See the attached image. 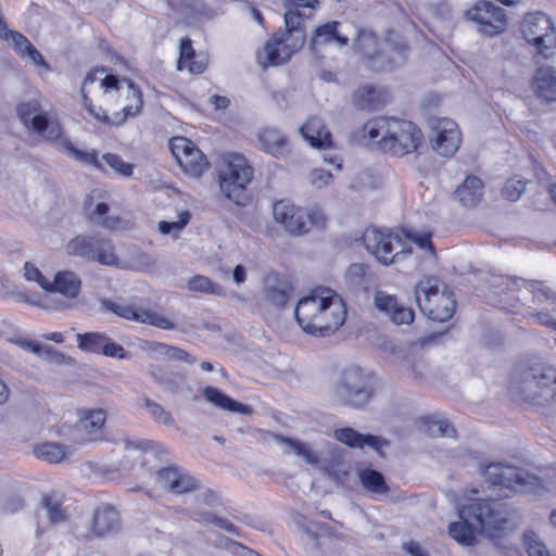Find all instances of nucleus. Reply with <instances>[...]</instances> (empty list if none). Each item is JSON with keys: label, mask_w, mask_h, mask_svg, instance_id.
<instances>
[{"label": "nucleus", "mask_w": 556, "mask_h": 556, "mask_svg": "<svg viewBox=\"0 0 556 556\" xmlns=\"http://www.w3.org/2000/svg\"><path fill=\"white\" fill-rule=\"evenodd\" d=\"M459 521L450 523L448 534L457 543L471 546L476 532L500 539L514 531L517 522L507 506L496 500H476L458 509Z\"/></svg>", "instance_id": "nucleus-1"}, {"label": "nucleus", "mask_w": 556, "mask_h": 556, "mask_svg": "<svg viewBox=\"0 0 556 556\" xmlns=\"http://www.w3.org/2000/svg\"><path fill=\"white\" fill-rule=\"evenodd\" d=\"M319 5V0H285L286 31L275 34L257 52V62L262 67L286 63L305 42V30L301 26Z\"/></svg>", "instance_id": "nucleus-2"}, {"label": "nucleus", "mask_w": 556, "mask_h": 556, "mask_svg": "<svg viewBox=\"0 0 556 556\" xmlns=\"http://www.w3.org/2000/svg\"><path fill=\"white\" fill-rule=\"evenodd\" d=\"M294 314L305 332L326 337L343 326L346 319V306L336 291L318 288L298 302Z\"/></svg>", "instance_id": "nucleus-3"}, {"label": "nucleus", "mask_w": 556, "mask_h": 556, "mask_svg": "<svg viewBox=\"0 0 556 556\" xmlns=\"http://www.w3.org/2000/svg\"><path fill=\"white\" fill-rule=\"evenodd\" d=\"M253 174V167L243 155L225 154L218 168L220 192L237 205H247L250 201L247 186L251 182Z\"/></svg>", "instance_id": "nucleus-4"}, {"label": "nucleus", "mask_w": 556, "mask_h": 556, "mask_svg": "<svg viewBox=\"0 0 556 556\" xmlns=\"http://www.w3.org/2000/svg\"><path fill=\"white\" fill-rule=\"evenodd\" d=\"M515 389L525 401L548 404L556 399V368L544 363L535 364L522 372Z\"/></svg>", "instance_id": "nucleus-5"}, {"label": "nucleus", "mask_w": 556, "mask_h": 556, "mask_svg": "<svg viewBox=\"0 0 556 556\" xmlns=\"http://www.w3.org/2000/svg\"><path fill=\"white\" fill-rule=\"evenodd\" d=\"M481 473L491 486L503 491L495 494L498 497H508L510 492L531 493L541 485V480L536 476L502 463L489 464Z\"/></svg>", "instance_id": "nucleus-6"}, {"label": "nucleus", "mask_w": 556, "mask_h": 556, "mask_svg": "<svg viewBox=\"0 0 556 556\" xmlns=\"http://www.w3.org/2000/svg\"><path fill=\"white\" fill-rule=\"evenodd\" d=\"M332 392L338 402L362 408L371 400L375 390L368 372L357 366H350L339 374Z\"/></svg>", "instance_id": "nucleus-7"}, {"label": "nucleus", "mask_w": 556, "mask_h": 556, "mask_svg": "<svg viewBox=\"0 0 556 556\" xmlns=\"http://www.w3.org/2000/svg\"><path fill=\"white\" fill-rule=\"evenodd\" d=\"M416 302L420 311L430 319L439 323L448 320L456 307V301L452 292L446 288L439 290V280L434 277H426L416 285Z\"/></svg>", "instance_id": "nucleus-8"}, {"label": "nucleus", "mask_w": 556, "mask_h": 556, "mask_svg": "<svg viewBox=\"0 0 556 556\" xmlns=\"http://www.w3.org/2000/svg\"><path fill=\"white\" fill-rule=\"evenodd\" d=\"M273 215L275 222L282 225L292 236H301L314 227L321 228L326 224V216L320 208H305L296 206L288 200H280L274 204Z\"/></svg>", "instance_id": "nucleus-9"}, {"label": "nucleus", "mask_w": 556, "mask_h": 556, "mask_svg": "<svg viewBox=\"0 0 556 556\" xmlns=\"http://www.w3.org/2000/svg\"><path fill=\"white\" fill-rule=\"evenodd\" d=\"M376 45L377 39L370 33H361L356 41V48L369 60L372 70H391L406 62L407 46L404 42L388 39L380 52H376Z\"/></svg>", "instance_id": "nucleus-10"}, {"label": "nucleus", "mask_w": 556, "mask_h": 556, "mask_svg": "<svg viewBox=\"0 0 556 556\" xmlns=\"http://www.w3.org/2000/svg\"><path fill=\"white\" fill-rule=\"evenodd\" d=\"M421 140V130L414 123L391 117L387 138L381 142V149L401 157L415 152Z\"/></svg>", "instance_id": "nucleus-11"}, {"label": "nucleus", "mask_w": 556, "mask_h": 556, "mask_svg": "<svg viewBox=\"0 0 556 556\" xmlns=\"http://www.w3.org/2000/svg\"><path fill=\"white\" fill-rule=\"evenodd\" d=\"M522 34L544 58H548L556 48V29L551 18L542 12L530 13L525 17Z\"/></svg>", "instance_id": "nucleus-12"}, {"label": "nucleus", "mask_w": 556, "mask_h": 556, "mask_svg": "<svg viewBox=\"0 0 556 556\" xmlns=\"http://www.w3.org/2000/svg\"><path fill=\"white\" fill-rule=\"evenodd\" d=\"M17 114L28 129L47 140H55L62 135L58 121L46 112L37 101L20 104Z\"/></svg>", "instance_id": "nucleus-13"}, {"label": "nucleus", "mask_w": 556, "mask_h": 556, "mask_svg": "<svg viewBox=\"0 0 556 556\" xmlns=\"http://www.w3.org/2000/svg\"><path fill=\"white\" fill-rule=\"evenodd\" d=\"M128 89L129 103L121 112H116L113 116H109L105 111L102 110V108H97L93 105L87 93L84 91V88L80 89L83 105L96 121L104 125L121 126L126 122L128 117L138 115L141 112L143 104L140 88L129 80Z\"/></svg>", "instance_id": "nucleus-14"}, {"label": "nucleus", "mask_w": 556, "mask_h": 556, "mask_svg": "<svg viewBox=\"0 0 556 556\" xmlns=\"http://www.w3.org/2000/svg\"><path fill=\"white\" fill-rule=\"evenodd\" d=\"M101 305L106 311H110L125 319L151 325L164 330H172L175 328L174 323L168 318L150 309L136 307L127 303H117L108 299H102Z\"/></svg>", "instance_id": "nucleus-15"}, {"label": "nucleus", "mask_w": 556, "mask_h": 556, "mask_svg": "<svg viewBox=\"0 0 556 556\" xmlns=\"http://www.w3.org/2000/svg\"><path fill=\"white\" fill-rule=\"evenodd\" d=\"M468 20L479 25V31L486 36L503 33L506 28L505 10L489 1H480L466 12Z\"/></svg>", "instance_id": "nucleus-16"}, {"label": "nucleus", "mask_w": 556, "mask_h": 556, "mask_svg": "<svg viewBox=\"0 0 556 556\" xmlns=\"http://www.w3.org/2000/svg\"><path fill=\"white\" fill-rule=\"evenodd\" d=\"M170 150L180 167L191 176H200L207 167L204 154L195 144L185 137H176L170 141Z\"/></svg>", "instance_id": "nucleus-17"}, {"label": "nucleus", "mask_w": 556, "mask_h": 556, "mask_svg": "<svg viewBox=\"0 0 556 556\" xmlns=\"http://www.w3.org/2000/svg\"><path fill=\"white\" fill-rule=\"evenodd\" d=\"M362 240L365 249L383 265L391 264L399 255L393 252V241L401 243V239L389 230L368 228L365 230Z\"/></svg>", "instance_id": "nucleus-18"}, {"label": "nucleus", "mask_w": 556, "mask_h": 556, "mask_svg": "<svg viewBox=\"0 0 556 556\" xmlns=\"http://www.w3.org/2000/svg\"><path fill=\"white\" fill-rule=\"evenodd\" d=\"M432 148L445 157L453 156L459 149L462 135L457 124L450 118L432 122Z\"/></svg>", "instance_id": "nucleus-19"}, {"label": "nucleus", "mask_w": 556, "mask_h": 556, "mask_svg": "<svg viewBox=\"0 0 556 556\" xmlns=\"http://www.w3.org/2000/svg\"><path fill=\"white\" fill-rule=\"evenodd\" d=\"M159 483L174 494H184L197 488L195 480L179 467L169 466L156 472Z\"/></svg>", "instance_id": "nucleus-20"}, {"label": "nucleus", "mask_w": 556, "mask_h": 556, "mask_svg": "<svg viewBox=\"0 0 556 556\" xmlns=\"http://www.w3.org/2000/svg\"><path fill=\"white\" fill-rule=\"evenodd\" d=\"M334 437L338 441L349 445L350 447L363 448L364 446H369L379 454H381V450L383 447H388L390 445V442L382 437L362 434L353 428L338 429L334 432Z\"/></svg>", "instance_id": "nucleus-21"}, {"label": "nucleus", "mask_w": 556, "mask_h": 556, "mask_svg": "<svg viewBox=\"0 0 556 556\" xmlns=\"http://www.w3.org/2000/svg\"><path fill=\"white\" fill-rule=\"evenodd\" d=\"M531 88L539 99L555 102L556 68L548 65L539 67L532 77Z\"/></svg>", "instance_id": "nucleus-22"}, {"label": "nucleus", "mask_w": 556, "mask_h": 556, "mask_svg": "<svg viewBox=\"0 0 556 556\" xmlns=\"http://www.w3.org/2000/svg\"><path fill=\"white\" fill-rule=\"evenodd\" d=\"M121 527V519L118 511L110 506H99L91 520V534L92 536H104L116 532Z\"/></svg>", "instance_id": "nucleus-23"}, {"label": "nucleus", "mask_w": 556, "mask_h": 556, "mask_svg": "<svg viewBox=\"0 0 556 556\" xmlns=\"http://www.w3.org/2000/svg\"><path fill=\"white\" fill-rule=\"evenodd\" d=\"M388 100L387 90L370 85L359 87L353 97L355 106L361 110L380 109L387 104Z\"/></svg>", "instance_id": "nucleus-24"}, {"label": "nucleus", "mask_w": 556, "mask_h": 556, "mask_svg": "<svg viewBox=\"0 0 556 556\" xmlns=\"http://www.w3.org/2000/svg\"><path fill=\"white\" fill-rule=\"evenodd\" d=\"M300 130L312 147L326 149L332 146L331 134L318 117L308 118Z\"/></svg>", "instance_id": "nucleus-25"}, {"label": "nucleus", "mask_w": 556, "mask_h": 556, "mask_svg": "<svg viewBox=\"0 0 556 556\" xmlns=\"http://www.w3.org/2000/svg\"><path fill=\"white\" fill-rule=\"evenodd\" d=\"M483 195V182L482 180L473 175H469L465 178L462 185L455 190V197L463 206L473 207L482 199Z\"/></svg>", "instance_id": "nucleus-26"}, {"label": "nucleus", "mask_w": 556, "mask_h": 556, "mask_svg": "<svg viewBox=\"0 0 556 556\" xmlns=\"http://www.w3.org/2000/svg\"><path fill=\"white\" fill-rule=\"evenodd\" d=\"M81 281L79 277L70 270L55 274L53 281H49L48 292H58L67 299H75L80 292Z\"/></svg>", "instance_id": "nucleus-27"}, {"label": "nucleus", "mask_w": 556, "mask_h": 556, "mask_svg": "<svg viewBox=\"0 0 556 556\" xmlns=\"http://www.w3.org/2000/svg\"><path fill=\"white\" fill-rule=\"evenodd\" d=\"M202 395L205 401L218 408L243 415L252 414V408L249 405H244L232 400L217 388L206 387L203 389Z\"/></svg>", "instance_id": "nucleus-28"}, {"label": "nucleus", "mask_w": 556, "mask_h": 556, "mask_svg": "<svg viewBox=\"0 0 556 556\" xmlns=\"http://www.w3.org/2000/svg\"><path fill=\"white\" fill-rule=\"evenodd\" d=\"M291 287L277 277L267 278L264 283L263 294L265 301L281 308L289 301Z\"/></svg>", "instance_id": "nucleus-29"}, {"label": "nucleus", "mask_w": 556, "mask_h": 556, "mask_svg": "<svg viewBox=\"0 0 556 556\" xmlns=\"http://www.w3.org/2000/svg\"><path fill=\"white\" fill-rule=\"evenodd\" d=\"M153 380L162 386L168 392L175 394H185L191 390L186 374L180 371L151 372Z\"/></svg>", "instance_id": "nucleus-30"}, {"label": "nucleus", "mask_w": 556, "mask_h": 556, "mask_svg": "<svg viewBox=\"0 0 556 556\" xmlns=\"http://www.w3.org/2000/svg\"><path fill=\"white\" fill-rule=\"evenodd\" d=\"M420 430L429 437L455 438L456 430L440 415H428L420 418Z\"/></svg>", "instance_id": "nucleus-31"}, {"label": "nucleus", "mask_w": 556, "mask_h": 556, "mask_svg": "<svg viewBox=\"0 0 556 556\" xmlns=\"http://www.w3.org/2000/svg\"><path fill=\"white\" fill-rule=\"evenodd\" d=\"M358 478L362 486L374 497L384 496L390 492L383 475L378 470L371 468L361 469Z\"/></svg>", "instance_id": "nucleus-32"}, {"label": "nucleus", "mask_w": 556, "mask_h": 556, "mask_svg": "<svg viewBox=\"0 0 556 556\" xmlns=\"http://www.w3.org/2000/svg\"><path fill=\"white\" fill-rule=\"evenodd\" d=\"M338 22H329L318 26L311 40V49L316 50L317 46L331 41H336L340 47L348 45L349 39L338 33Z\"/></svg>", "instance_id": "nucleus-33"}, {"label": "nucleus", "mask_w": 556, "mask_h": 556, "mask_svg": "<svg viewBox=\"0 0 556 556\" xmlns=\"http://www.w3.org/2000/svg\"><path fill=\"white\" fill-rule=\"evenodd\" d=\"M258 141L262 149L275 156L282 154L287 144V139L280 130L276 128H264L258 132Z\"/></svg>", "instance_id": "nucleus-34"}, {"label": "nucleus", "mask_w": 556, "mask_h": 556, "mask_svg": "<svg viewBox=\"0 0 556 556\" xmlns=\"http://www.w3.org/2000/svg\"><path fill=\"white\" fill-rule=\"evenodd\" d=\"M92 262H98L105 266L122 267L123 262L115 253V248L111 240L98 238L94 245Z\"/></svg>", "instance_id": "nucleus-35"}, {"label": "nucleus", "mask_w": 556, "mask_h": 556, "mask_svg": "<svg viewBox=\"0 0 556 556\" xmlns=\"http://www.w3.org/2000/svg\"><path fill=\"white\" fill-rule=\"evenodd\" d=\"M63 495L52 492L41 498V505L45 508L51 523H61L66 520V513L63 509Z\"/></svg>", "instance_id": "nucleus-36"}, {"label": "nucleus", "mask_w": 556, "mask_h": 556, "mask_svg": "<svg viewBox=\"0 0 556 556\" xmlns=\"http://www.w3.org/2000/svg\"><path fill=\"white\" fill-rule=\"evenodd\" d=\"M275 440L279 444L286 445L295 455L303 457L307 464L315 465L319 460L318 455L306 443H303L299 440L286 438L281 434H276Z\"/></svg>", "instance_id": "nucleus-37"}, {"label": "nucleus", "mask_w": 556, "mask_h": 556, "mask_svg": "<svg viewBox=\"0 0 556 556\" xmlns=\"http://www.w3.org/2000/svg\"><path fill=\"white\" fill-rule=\"evenodd\" d=\"M521 285L519 288V296L525 301L529 300L531 295V302L536 305L544 304L549 300L548 291L543 287L540 281H527L520 280Z\"/></svg>", "instance_id": "nucleus-38"}, {"label": "nucleus", "mask_w": 556, "mask_h": 556, "mask_svg": "<svg viewBox=\"0 0 556 556\" xmlns=\"http://www.w3.org/2000/svg\"><path fill=\"white\" fill-rule=\"evenodd\" d=\"M98 237L77 236L67 243V252L88 261H92Z\"/></svg>", "instance_id": "nucleus-39"}, {"label": "nucleus", "mask_w": 556, "mask_h": 556, "mask_svg": "<svg viewBox=\"0 0 556 556\" xmlns=\"http://www.w3.org/2000/svg\"><path fill=\"white\" fill-rule=\"evenodd\" d=\"M391 118L377 117L368 121L363 127V136L370 140L377 141L381 147V142L387 138V129H389Z\"/></svg>", "instance_id": "nucleus-40"}, {"label": "nucleus", "mask_w": 556, "mask_h": 556, "mask_svg": "<svg viewBox=\"0 0 556 556\" xmlns=\"http://www.w3.org/2000/svg\"><path fill=\"white\" fill-rule=\"evenodd\" d=\"M106 420V414L103 409L87 410L80 418V425L86 433L96 435L101 432Z\"/></svg>", "instance_id": "nucleus-41"}, {"label": "nucleus", "mask_w": 556, "mask_h": 556, "mask_svg": "<svg viewBox=\"0 0 556 556\" xmlns=\"http://www.w3.org/2000/svg\"><path fill=\"white\" fill-rule=\"evenodd\" d=\"M34 455L39 459L56 464L62 462L67 453L65 448L58 443H45L34 448Z\"/></svg>", "instance_id": "nucleus-42"}, {"label": "nucleus", "mask_w": 556, "mask_h": 556, "mask_svg": "<svg viewBox=\"0 0 556 556\" xmlns=\"http://www.w3.org/2000/svg\"><path fill=\"white\" fill-rule=\"evenodd\" d=\"M187 287L192 292H200L204 294L222 295L224 294L223 288L214 283L208 277L197 275L188 280Z\"/></svg>", "instance_id": "nucleus-43"}, {"label": "nucleus", "mask_w": 556, "mask_h": 556, "mask_svg": "<svg viewBox=\"0 0 556 556\" xmlns=\"http://www.w3.org/2000/svg\"><path fill=\"white\" fill-rule=\"evenodd\" d=\"M106 336L98 332L78 333V348L90 353H101Z\"/></svg>", "instance_id": "nucleus-44"}, {"label": "nucleus", "mask_w": 556, "mask_h": 556, "mask_svg": "<svg viewBox=\"0 0 556 556\" xmlns=\"http://www.w3.org/2000/svg\"><path fill=\"white\" fill-rule=\"evenodd\" d=\"M143 406L146 407L147 412L150 414V416L159 424H163L166 426H173L174 425V418L169 412H167L162 405L156 403L155 401L143 397L142 399Z\"/></svg>", "instance_id": "nucleus-45"}, {"label": "nucleus", "mask_w": 556, "mask_h": 556, "mask_svg": "<svg viewBox=\"0 0 556 556\" xmlns=\"http://www.w3.org/2000/svg\"><path fill=\"white\" fill-rule=\"evenodd\" d=\"M154 264L155 262L150 255L140 250H135L130 258L126 263H123L121 268L148 271L153 268Z\"/></svg>", "instance_id": "nucleus-46"}, {"label": "nucleus", "mask_w": 556, "mask_h": 556, "mask_svg": "<svg viewBox=\"0 0 556 556\" xmlns=\"http://www.w3.org/2000/svg\"><path fill=\"white\" fill-rule=\"evenodd\" d=\"M191 518L195 521L211 522L230 534L237 533V528L226 518L210 513L200 514L197 511L191 514Z\"/></svg>", "instance_id": "nucleus-47"}, {"label": "nucleus", "mask_w": 556, "mask_h": 556, "mask_svg": "<svg viewBox=\"0 0 556 556\" xmlns=\"http://www.w3.org/2000/svg\"><path fill=\"white\" fill-rule=\"evenodd\" d=\"M527 182L519 178L513 177L508 179L503 188V195L509 201H518L526 190Z\"/></svg>", "instance_id": "nucleus-48"}, {"label": "nucleus", "mask_w": 556, "mask_h": 556, "mask_svg": "<svg viewBox=\"0 0 556 556\" xmlns=\"http://www.w3.org/2000/svg\"><path fill=\"white\" fill-rule=\"evenodd\" d=\"M102 161L122 176L128 177L132 174V165L124 162V160L117 154L105 153L102 156Z\"/></svg>", "instance_id": "nucleus-49"}, {"label": "nucleus", "mask_w": 556, "mask_h": 556, "mask_svg": "<svg viewBox=\"0 0 556 556\" xmlns=\"http://www.w3.org/2000/svg\"><path fill=\"white\" fill-rule=\"evenodd\" d=\"M374 303L378 311L390 315L394 308L397 307L396 298L384 291L378 290L374 296Z\"/></svg>", "instance_id": "nucleus-50"}, {"label": "nucleus", "mask_w": 556, "mask_h": 556, "mask_svg": "<svg viewBox=\"0 0 556 556\" xmlns=\"http://www.w3.org/2000/svg\"><path fill=\"white\" fill-rule=\"evenodd\" d=\"M64 149L75 160L86 163V164L93 165L98 168H102V165L99 163L94 151H92V152L80 151L77 148H75L70 141L65 142Z\"/></svg>", "instance_id": "nucleus-51"}, {"label": "nucleus", "mask_w": 556, "mask_h": 556, "mask_svg": "<svg viewBox=\"0 0 556 556\" xmlns=\"http://www.w3.org/2000/svg\"><path fill=\"white\" fill-rule=\"evenodd\" d=\"M189 219H190V213L187 211L182 212L179 215V220H177V222H165V220L160 222L159 230L163 235L179 232L186 227V225L189 223Z\"/></svg>", "instance_id": "nucleus-52"}, {"label": "nucleus", "mask_w": 556, "mask_h": 556, "mask_svg": "<svg viewBox=\"0 0 556 556\" xmlns=\"http://www.w3.org/2000/svg\"><path fill=\"white\" fill-rule=\"evenodd\" d=\"M309 184L315 188H323L332 181V174L323 168H314L307 177Z\"/></svg>", "instance_id": "nucleus-53"}, {"label": "nucleus", "mask_w": 556, "mask_h": 556, "mask_svg": "<svg viewBox=\"0 0 556 556\" xmlns=\"http://www.w3.org/2000/svg\"><path fill=\"white\" fill-rule=\"evenodd\" d=\"M521 279H513L509 277H496L492 281V287L494 288V293L502 292H514L515 288H520Z\"/></svg>", "instance_id": "nucleus-54"}, {"label": "nucleus", "mask_w": 556, "mask_h": 556, "mask_svg": "<svg viewBox=\"0 0 556 556\" xmlns=\"http://www.w3.org/2000/svg\"><path fill=\"white\" fill-rule=\"evenodd\" d=\"M24 276L27 280L38 282L39 286L47 291L50 280L47 279L34 264L26 262L24 265Z\"/></svg>", "instance_id": "nucleus-55"}, {"label": "nucleus", "mask_w": 556, "mask_h": 556, "mask_svg": "<svg viewBox=\"0 0 556 556\" xmlns=\"http://www.w3.org/2000/svg\"><path fill=\"white\" fill-rule=\"evenodd\" d=\"M195 58L194 50L189 38H182L180 40V56L178 60V70L182 71L186 68L187 63Z\"/></svg>", "instance_id": "nucleus-56"}, {"label": "nucleus", "mask_w": 556, "mask_h": 556, "mask_svg": "<svg viewBox=\"0 0 556 556\" xmlns=\"http://www.w3.org/2000/svg\"><path fill=\"white\" fill-rule=\"evenodd\" d=\"M391 320L396 325H408L414 320V312L412 308L397 304V307L389 315Z\"/></svg>", "instance_id": "nucleus-57"}, {"label": "nucleus", "mask_w": 556, "mask_h": 556, "mask_svg": "<svg viewBox=\"0 0 556 556\" xmlns=\"http://www.w3.org/2000/svg\"><path fill=\"white\" fill-rule=\"evenodd\" d=\"M405 236H406L407 239H409L410 241H413L416 244H418L419 248L425 249V250H429L430 253L433 254V248H432V243H431V240H430V238H431L430 233L419 235L416 231L408 230V231H406Z\"/></svg>", "instance_id": "nucleus-58"}, {"label": "nucleus", "mask_w": 556, "mask_h": 556, "mask_svg": "<svg viewBox=\"0 0 556 556\" xmlns=\"http://www.w3.org/2000/svg\"><path fill=\"white\" fill-rule=\"evenodd\" d=\"M14 50L22 56L26 58V51L31 46V42L21 33L15 31L10 37Z\"/></svg>", "instance_id": "nucleus-59"}, {"label": "nucleus", "mask_w": 556, "mask_h": 556, "mask_svg": "<svg viewBox=\"0 0 556 556\" xmlns=\"http://www.w3.org/2000/svg\"><path fill=\"white\" fill-rule=\"evenodd\" d=\"M101 353H103L105 356L118 359L125 357V349L121 344L111 341L108 337Z\"/></svg>", "instance_id": "nucleus-60"}, {"label": "nucleus", "mask_w": 556, "mask_h": 556, "mask_svg": "<svg viewBox=\"0 0 556 556\" xmlns=\"http://www.w3.org/2000/svg\"><path fill=\"white\" fill-rule=\"evenodd\" d=\"M367 266L365 264L355 263L350 265L346 271L348 278L355 285H359L365 277Z\"/></svg>", "instance_id": "nucleus-61"}, {"label": "nucleus", "mask_w": 556, "mask_h": 556, "mask_svg": "<svg viewBox=\"0 0 556 556\" xmlns=\"http://www.w3.org/2000/svg\"><path fill=\"white\" fill-rule=\"evenodd\" d=\"M167 351H168V355L166 357L167 359L179 361V362H185V363H189V364L195 363V358L191 354H189L187 351H185L180 348L169 345Z\"/></svg>", "instance_id": "nucleus-62"}, {"label": "nucleus", "mask_w": 556, "mask_h": 556, "mask_svg": "<svg viewBox=\"0 0 556 556\" xmlns=\"http://www.w3.org/2000/svg\"><path fill=\"white\" fill-rule=\"evenodd\" d=\"M41 357L46 358L50 363L63 364L65 362V355L54 350L50 345H42Z\"/></svg>", "instance_id": "nucleus-63"}, {"label": "nucleus", "mask_w": 556, "mask_h": 556, "mask_svg": "<svg viewBox=\"0 0 556 556\" xmlns=\"http://www.w3.org/2000/svg\"><path fill=\"white\" fill-rule=\"evenodd\" d=\"M528 552L530 556H549L545 545L531 536H527Z\"/></svg>", "instance_id": "nucleus-64"}]
</instances>
